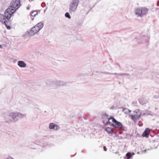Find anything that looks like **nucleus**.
Here are the masks:
<instances>
[{
    "label": "nucleus",
    "instance_id": "f257e3e1",
    "mask_svg": "<svg viewBox=\"0 0 159 159\" xmlns=\"http://www.w3.org/2000/svg\"><path fill=\"white\" fill-rule=\"evenodd\" d=\"M148 9L145 7L137 8L135 10V14L141 17L148 13Z\"/></svg>",
    "mask_w": 159,
    "mask_h": 159
},
{
    "label": "nucleus",
    "instance_id": "f03ea898",
    "mask_svg": "<svg viewBox=\"0 0 159 159\" xmlns=\"http://www.w3.org/2000/svg\"><path fill=\"white\" fill-rule=\"evenodd\" d=\"M108 122L110 125L116 128L120 129L122 127V124L116 121L113 118H110L108 120Z\"/></svg>",
    "mask_w": 159,
    "mask_h": 159
},
{
    "label": "nucleus",
    "instance_id": "7ed1b4c3",
    "mask_svg": "<svg viewBox=\"0 0 159 159\" xmlns=\"http://www.w3.org/2000/svg\"><path fill=\"white\" fill-rule=\"evenodd\" d=\"M15 12V9H11L10 7H8L6 11L4 12V16L8 20L10 19L13 14Z\"/></svg>",
    "mask_w": 159,
    "mask_h": 159
},
{
    "label": "nucleus",
    "instance_id": "20e7f679",
    "mask_svg": "<svg viewBox=\"0 0 159 159\" xmlns=\"http://www.w3.org/2000/svg\"><path fill=\"white\" fill-rule=\"evenodd\" d=\"M20 2L19 0H13L9 7L11 9H15V11L20 7Z\"/></svg>",
    "mask_w": 159,
    "mask_h": 159
},
{
    "label": "nucleus",
    "instance_id": "39448f33",
    "mask_svg": "<svg viewBox=\"0 0 159 159\" xmlns=\"http://www.w3.org/2000/svg\"><path fill=\"white\" fill-rule=\"evenodd\" d=\"M79 2V0H73L70 3V12H74L76 9Z\"/></svg>",
    "mask_w": 159,
    "mask_h": 159
},
{
    "label": "nucleus",
    "instance_id": "423d86ee",
    "mask_svg": "<svg viewBox=\"0 0 159 159\" xmlns=\"http://www.w3.org/2000/svg\"><path fill=\"white\" fill-rule=\"evenodd\" d=\"M140 114H138V113L135 111L134 112L133 114L130 115L129 116L131 117V119L134 121L137 120H139L140 117Z\"/></svg>",
    "mask_w": 159,
    "mask_h": 159
},
{
    "label": "nucleus",
    "instance_id": "0eeeda50",
    "mask_svg": "<svg viewBox=\"0 0 159 159\" xmlns=\"http://www.w3.org/2000/svg\"><path fill=\"white\" fill-rule=\"evenodd\" d=\"M39 30V29L37 26H35L31 29L29 34L30 36H32L36 34Z\"/></svg>",
    "mask_w": 159,
    "mask_h": 159
},
{
    "label": "nucleus",
    "instance_id": "6e6552de",
    "mask_svg": "<svg viewBox=\"0 0 159 159\" xmlns=\"http://www.w3.org/2000/svg\"><path fill=\"white\" fill-rule=\"evenodd\" d=\"M5 17L4 15V16L0 14V21L7 26V21L6 20V19L5 18Z\"/></svg>",
    "mask_w": 159,
    "mask_h": 159
},
{
    "label": "nucleus",
    "instance_id": "1a4fd4ad",
    "mask_svg": "<svg viewBox=\"0 0 159 159\" xmlns=\"http://www.w3.org/2000/svg\"><path fill=\"white\" fill-rule=\"evenodd\" d=\"M150 130L148 128L145 129V131L142 134V136L143 137L148 138L149 137V134L150 132Z\"/></svg>",
    "mask_w": 159,
    "mask_h": 159
},
{
    "label": "nucleus",
    "instance_id": "9d476101",
    "mask_svg": "<svg viewBox=\"0 0 159 159\" xmlns=\"http://www.w3.org/2000/svg\"><path fill=\"white\" fill-rule=\"evenodd\" d=\"M49 128L50 129H54L55 130H57L58 128L56 125L53 123L50 124Z\"/></svg>",
    "mask_w": 159,
    "mask_h": 159
},
{
    "label": "nucleus",
    "instance_id": "9b49d317",
    "mask_svg": "<svg viewBox=\"0 0 159 159\" xmlns=\"http://www.w3.org/2000/svg\"><path fill=\"white\" fill-rule=\"evenodd\" d=\"M105 130L109 134H112L114 133L113 129L109 127L106 128Z\"/></svg>",
    "mask_w": 159,
    "mask_h": 159
},
{
    "label": "nucleus",
    "instance_id": "f8f14e48",
    "mask_svg": "<svg viewBox=\"0 0 159 159\" xmlns=\"http://www.w3.org/2000/svg\"><path fill=\"white\" fill-rule=\"evenodd\" d=\"M18 65L21 67H25L26 66V64L23 61H19L18 62Z\"/></svg>",
    "mask_w": 159,
    "mask_h": 159
},
{
    "label": "nucleus",
    "instance_id": "ddd939ff",
    "mask_svg": "<svg viewBox=\"0 0 159 159\" xmlns=\"http://www.w3.org/2000/svg\"><path fill=\"white\" fill-rule=\"evenodd\" d=\"M43 25L42 23L40 22L37 24L35 26H37V27L39 29V30L43 27Z\"/></svg>",
    "mask_w": 159,
    "mask_h": 159
},
{
    "label": "nucleus",
    "instance_id": "4468645a",
    "mask_svg": "<svg viewBox=\"0 0 159 159\" xmlns=\"http://www.w3.org/2000/svg\"><path fill=\"white\" fill-rule=\"evenodd\" d=\"M19 114L17 113H14L12 114V115H11L13 118L14 119H16L17 116H19Z\"/></svg>",
    "mask_w": 159,
    "mask_h": 159
},
{
    "label": "nucleus",
    "instance_id": "2eb2a0df",
    "mask_svg": "<svg viewBox=\"0 0 159 159\" xmlns=\"http://www.w3.org/2000/svg\"><path fill=\"white\" fill-rule=\"evenodd\" d=\"M38 14L37 12L36 11H32L31 14V17H34L37 15Z\"/></svg>",
    "mask_w": 159,
    "mask_h": 159
},
{
    "label": "nucleus",
    "instance_id": "dca6fc26",
    "mask_svg": "<svg viewBox=\"0 0 159 159\" xmlns=\"http://www.w3.org/2000/svg\"><path fill=\"white\" fill-rule=\"evenodd\" d=\"M126 156L127 157V159H129L132 157L131 153L129 152L127 153L126 154Z\"/></svg>",
    "mask_w": 159,
    "mask_h": 159
},
{
    "label": "nucleus",
    "instance_id": "f3484780",
    "mask_svg": "<svg viewBox=\"0 0 159 159\" xmlns=\"http://www.w3.org/2000/svg\"><path fill=\"white\" fill-rule=\"evenodd\" d=\"M65 16L66 17L68 18L69 19H70L71 18L69 14V13H68V12L66 13L65 14Z\"/></svg>",
    "mask_w": 159,
    "mask_h": 159
},
{
    "label": "nucleus",
    "instance_id": "a211bd4d",
    "mask_svg": "<svg viewBox=\"0 0 159 159\" xmlns=\"http://www.w3.org/2000/svg\"><path fill=\"white\" fill-rule=\"evenodd\" d=\"M123 111L125 113H126L127 112L130 111L128 109L125 108L123 109Z\"/></svg>",
    "mask_w": 159,
    "mask_h": 159
},
{
    "label": "nucleus",
    "instance_id": "6ab92c4d",
    "mask_svg": "<svg viewBox=\"0 0 159 159\" xmlns=\"http://www.w3.org/2000/svg\"><path fill=\"white\" fill-rule=\"evenodd\" d=\"M103 149L104 151H106L107 150V148H106V147L105 146H104L103 147Z\"/></svg>",
    "mask_w": 159,
    "mask_h": 159
},
{
    "label": "nucleus",
    "instance_id": "aec40b11",
    "mask_svg": "<svg viewBox=\"0 0 159 159\" xmlns=\"http://www.w3.org/2000/svg\"><path fill=\"white\" fill-rule=\"evenodd\" d=\"M6 26L7 27V29H10V26H7H7L6 25Z\"/></svg>",
    "mask_w": 159,
    "mask_h": 159
},
{
    "label": "nucleus",
    "instance_id": "412c9836",
    "mask_svg": "<svg viewBox=\"0 0 159 159\" xmlns=\"http://www.w3.org/2000/svg\"><path fill=\"white\" fill-rule=\"evenodd\" d=\"M7 159H14L13 158L11 157H8Z\"/></svg>",
    "mask_w": 159,
    "mask_h": 159
},
{
    "label": "nucleus",
    "instance_id": "4be33fe9",
    "mask_svg": "<svg viewBox=\"0 0 159 159\" xmlns=\"http://www.w3.org/2000/svg\"><path fill=\"white\" fill-rule=\"evenodd\" d=\"M2 48V46L1 45H0V48Z\"/></svg>",
    "mask_w": 159,
    "mask_h": 159
},
{
    "label": "nucleus",
    "instance_id": "5701e85b",
    "mask_svg": "<svg viewBox=\"0 0 159 159\" xmlns=\"http://www.w3.org/2000/svg\"><path fill=\"white\" fill-rule=\"evenodd\" d=\"M31 18L32 19H33V18H32V17H31Z\"/></svg>",
    "mask_w": 159,
    "mask_h": 159
}]
</instances>
